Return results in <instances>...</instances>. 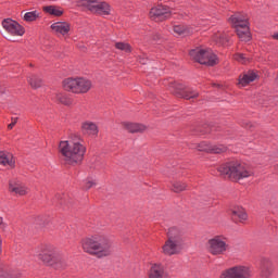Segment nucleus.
Returning <instances> with one entry per match:
<instances>
[{"mask_svg":"<svg viewBox=\"0 0 278 278\" xmlns=\"http://www.w3.org/2000/svg\"><path fill=\"white\" fill-rule=\"evenodd\" d=\"M59 151L66 164H79L86 155V146L79 135H71L67 140L60 142Z\"/></svg>","mask_w":278,"mask_h":278,"instance_id":"f257e3e1","label":"nucleus"},{"mask_svg":"<svg viewBox=\"0 0 278 278\" xmlns=\"http://www.w3.org/2000/svg\"><path fill=\"white\" fill-rule=\"evenodd\" d=\"M80 244L84 253L93 255V257H98L99 260L112 255V240L105 235L87 237L81 240Z\"/></svg>","mask_w":278,"mask_h":278,"instance_id":"f03ea898","label":"nucleus"},{"mask_svg":"<svg viewBox=\"0 0 278 278\" xmlns=\"http://www.w3.org/2000/svg\"><path fill=\"white\" fill-rule=\"evenodd\" d=\"M217 170L222 177H228V179H232V181H240L248 179V177H253V170L238 161L224 163Z\"/></svg>","mask_w":278,"mask_h":278,"instance_id":"7ed1b4c3","label":"nucleus"},{"mask_svg":"<svg viewBox=\"0 0 278 278\" xmlns=\"http://www.w3.org/2000/svg\"><path fill=\"white\" fill-rule=\"evenodd\" d=\"M184 251V238L181 230L177 227H172L167 231V240L161 247V253L168 257L179 255Z\"/></svg>","mask_w":278,"mask_h":278,"instance_id":"20e7f679","label":"nucleus"},{"mask_svg":"<svg viewBox=\"0 0 278 278\" xmlns=\"http://www.w3.org/2000/svg\"><path fill=\"white\" fill-rule=\"evenodd\" d=\"M77 8H81L85 12L99 14V16H110L112 7L105 1L101 0H78L75 2Z\"/></svg>","mask_w":278,"mask_h":278,"instance_id":"39448f33","label":"nucleus"},{"mask_svg":"<svg viewBox=\"0 0 278 278\" xmlns=\"http://www.w3.org/2000/svg\"><path fill=\"white\" fill-rule=\"evenodd\" d=\"M229 23L235 27L237 36L242 42L251 40V30L249 28V17L242 13H236L229 17Z\"/></svg>","mask_w":278,"mask_h":278,"instance_id":"423d86ee","label":"nucleus"},{"mask_svg":"<svg viewBox=\"0 0 278 278\" xmlns=\"http://www.w3.org/2000/svg\"><path fill=\"white\" fill-rule=\"evenodd\" d=\"M63 87L68 92L85 94L92 88V81L86 78H67L63 81Z\"/></svg>","mask_w":278,"mask_h":278,"instance_id":"0eeeda50","label":"nucleus"},{"mask_svg":"<svg viewBox=\"0 0 278 278\" xmlns=\"http://www.w3.org/2000/svg\"><path fill=\"white\" fill-rule=\"evenodd\" d=\"M189 55L199 64H206V66L218 64V58L210 49L195 48L189 52Z\"/></svg>","mask_w":278,"mask_h":278,"instance_id":"6e6552de","label":"nucleus"},{"mask_svg":"<svg viewBox=\"0 0 278 278\" xmlns=\"http://www.w3.org/2000/svg\"><path fill=\"white\" fill-rule=\"evenodd\" d=\"M206 249L211 255H225L229 251V243L224 237L216 236L207 241Z\"/></svg>","mask_w":278,"mask_h":278,"instance_id":"1a4fd4ad","label":"nucleus"},{"mask_svg":"<svg viewBox=\"0 0 278 278\" xmlns=\"http://www.w3.org/2000/svg\"><path fill=\"white\" fill-rule=\"evenodd\" d=\"M170 89L172 92L179 99H187L190 101V99H197V97H199V92L187 88L184 84L180 83H172Z\"/></svg>","mask_w":278,"mask_h":278,"instance_id":"9d476101","label":"nucleus"},{"mask_svg":"<svg viewBox=\"0 0 278 278\" xmlns=\"http://www.w3.org/2000/svg\"><path fill=\"white\" fill-rule=\"evenodd\" d=\"M219 278H251V268L242 265L233 266L222 271Z\"/></svg>","mask_w":278,"mask_h":278,"instance_id":"9b49d317","label":"nucleus"},{"mask_svg":"<svg viewBox=\"0 0 278 278\" xmlns=\"http://www.w3.org/2000/svg\"><path fill=\"white\" fill-rule=\"evenodd\" d=\"M173 11L164 5L159 4L150 10L149 16L151 21H155L156 23H162V21H166V18H170Z\"/></svg>","mask_w":278,"mask_h":278,"instance_id":"f8f14e48","label":"nucleus"},{"mask_svg":"<svg viewBox=\"0 0 278 278\" xmlns=\"http://www.w3.org/2000/svg\"><path fill=\"white\" fill-rule=\"evenodd\" d=\"M2 27L10 34L11 36H23L25 34V28L18 24V22L7 18L2 22Z\"/></svg>","mask_w":278,"mask_h":278,"instance_id":"ddd939ff","label":"nucleus"},{"mask_svg":"<svg viewBox=\"0 0 278 278\" xmlns=\"http://www.w3.org/2000/svg\"><path fill=\"white\" fill-rule=\"evenodd\" d=\"M9 192H13V194H18L20 197H25L27 193V187H25L21 180L13 179L9 182Z\"/></svg>","mask_w":278,"mask_h":278,"instance_id":"4468645a","label":"nucleus"},{"mask_svg":"<svg viewBox=\"0 0 278 278\" xmlns=\"http://www.w3.org/2000/svg\"><path fill=\"white\" fill-rule=\"evenodd\" d=\"M212 41L217 45V47H227L229 42V35L225 31L217 30L213 34Z\"/></svg>","mask_w":278,"mask_h":278,"instance_id":"2eb2a0df","label":"nucleus"},{"mask_svg":"<svg viewBox=\"0 0 278 278\" xmlns=\"http://www.w3.org/2000/svg\"><path fill=\"white\" fill-rule=\"evenodd\" d=\"M51 29L55 34H61V36H68L71 31V24L68 22H55L51 25Z\"/></svg>","mask_w":278,"mask_h":278,"instance_id":"dca6fc26","label":"nucleus"},{"mask_svg":"<svg viewBox=\"0 0 278 278\" xmlns=\"http://www.w3.org/2000/svg\"><path fill=\"white\" fill-rule=\"evenodd\" d=\"M173 31L176 36H190L195 33L197 29H194L193 26L178 24L173 26Z\"/></svg>","mask_w":278,"mask_h":278,"instance_id":"f3484780","label":"nucleus"},{"mask_svg":"<svg viewBox=\"0 0 278 278\" xmlns=\"http://www.w3.org/2000/svg\"><path fill=\"white\" fill-rule=\"evenodd\" d=\"M23 274L18 270L9 269L3 263L0 262V278H21Z\"/></svg>","mask_w":278,"mask_h":278,"instance_id":"a211bd4d","label":"nucleus"},{"mask_svg":"<svg viewBox=\"0 0 278 278\" xmlns=\"http://www.w3.org/2000/svg\"><path fill=\"white\" fill-rule=\"evenodd\" d=\"M148 278H165L164 266L159 263H153L148 271Z\"/></svg>","mask_w":278,"mask_h":278,"instance_id":"6ab92c4d","label":"nucleus"},{"mask_svg":"<svg viewBox=\"0 0 278 278\" xmlns=\"http://www.w3.org/2000/svg\"><path fill=\"white\" fill-rule=\"evenodd\" d=\"M81 131L87 136H99V127L93 122H84L81 124Z\"/></svg>","mask_w":278,"mask_h":278,"instance_id":"aec40b11","label":"nucleus"},{"mask_svg":"<svg viewBox=\"0 0 278 278\" xmlns=\"http://www.w3.org/2000/svg\"><path fill=\"white\" fill-rule=\"evenodd\" d=\"M0 164L1 166H9L10 168H14V155L10 152L0 151Z\"/></svg>","mask_w":278,"mask_h":278,"instance_id":"412c9836","label":"nucleus"},{"mask_svg":"<svg viewBox=\"0 0 278 278\" xmlns=\"http://www.w3.org/2000/svg\"><path fill=\"white\" fill-rule=\"evenodd\" d=\"M231 218L235 223H243V220H247L248 218L247 211L240 206L235 207L231 211Z\"/></svg>","mask_w":278,"mask_h":278,"instance_id":"4be33fe9","label":"nucleus"},{"mask_svg":"<svg viewBox=\"0 0 278 278\" xmlns=\"http://www.w3.org/2000/svg\"><path fill=\"white\" fill-rule=\"evenodd\" d=\"M124 128L129 131V134H142L143 131H147V126L142 124H136V123H124Z\"/></svg>","mask_w":278,"mask_h":278,"instance_id":"5701e85b","label":"nucleus"},{"mask_svg":"<svg viewBox=\"0 0 278 278\" xmlns=\"http://www.w3.org/2000/svg\"><path fill=\"white\" fill-rule=\"evenodd\" d=\"M257 79V75L255 72H248L239 77V86L243 87L249 86L251 81H255Z\"/></svg>","mask_w":278,"mask_h":278,"instance_id":"b1692460","label":"nucleus"},{"mask_svg":"<svg viewBox=\"0 0 278 278\" xmlns=\"http://www.w3.org/2000/svg\"><path fill=\"white\" fill-rule=\"evenodd\" d=\"M66 266H68V262H66V258L60 254H56V256H54L52 268H54L55 270H64Z\"/></svg>","mask_w":278,"mask_h":278,"instance_id":"393cba45","label":"nucleus"},{"mask_svg":"<svg viewBox=\"0 0 278 278\" xmlns=\"http://www.w3.org/2000/svg\"><path fill=\"white\" fill-rule=\"evenodd\" d=\"M38 257L41 260L43 264L53 267V262L55 257H58V254L53 252H43L42 254H39Z\"/></svg>","mask_w":278,"mask_h":278,"instance_id":"a878e982","label":"nucleus"},{"mask_svg":"<svg viewBox=\"0 0 278 278\" xmlns=\"http://www.w3.org/2000/svg\"><path fill=\"white\" fill-rule=\"evenodd\" d=\"M43 12H47V14H51L52 16H62V14H64V10L55 5L43 7Z\"/></svg>","mask_w":278,"mask_h":278,"instance_id":"bb28decb","label":"nucleus"},{"mask_svg":"<svg viewBox=\"0 0 278 278\" xmlns=\"http://www.w3.org/2000/svg\"><path fill=\"white\" fill-rule=\"evenodd\" d=\"M38 18H40V13L38 11L26 12L23 15V20L26 23H34V21H38Z\"/></svg>","mask_w":278,"mask_h":278,"instance_id":"cd10ccee","label":"nucleus"},{"mask_svg":"<svg viewBox=\"0 0 278 278\" xmlns=\"http://www.w3.org/2000/svg\"><path fill=\"white\" fill-rule=\"evenodd\" d=\"M191 149H197L198 151H205L206 153H211L212 144H210L208 142L203 141L199 144H192Z\"/></svg>","mask_w":278,"mask_h":278,"instance_id":"c85d7f7f","label":"nucleus"},{"mask_svg":"<svg viewBox=\"0 0 278 278\" xmlns=\"http://www.w3.org/2000/svg\"><path fill=\"white\" fill-rule=\"evenodd\" d=\"M55 100L59 103H62V105H72L73 104V100L71 98L66 97L65 94H62V93H58L55 96Z\"/></svg>","mask_w":278,"mask_h":278,"instance_id":"c756f323","label":"nucleus"},{"mask_svg":"<svg viewBox=\"0 0 278 278\" xmlns=\"http://www.w3.org/2000/svg\"><path fill=\"white\" fill-rule=\"evenodd\" d=\"M28 81L31 88H40L42 86V80L36 75H31Z\"/></svg>","mask_w":278,"mask_h":278,"instance_id":"7c9ffc66","label":"nucleus"},{"mask_svg":"<svg viewBox=\"0 0 278 278\" xmlns=\"http://www.w3.org/2000/svg\"><path fill=\"white\" fill-rule=\"evenodd\" d=\"M188 188V185L186 182L181 181H175L173 184V191L174 192H184Z\"/></svg>","mask_w":278,"mask_h":278,"instance_id":"2f4dec72","label":"nucleus"},{"mask_svg":"<svg viewBox=\"0 0 278 278\" xmlns=\"http://www.w3.org/2000/svg\"><path fill=\"white\" fill-rule=\"evenodd\" d=\"M115 48H117L119 51H125V53H131V46H129V43L116 42Z\"/></svg>","mask_w":278,"mask_h":278,"instance_id":"473e14b6","label":"nucleus"},{"mask_svg":"<svg viewBox=\"0 0 278 278\" xmlns=\"http://www.w3.org/2000/svg\"><path fill=\"white\" fill-rule=\"evenodd\" d=\"M227 151V147L223 144L211 146V153H225Z\"/></svg>","mask_w":278,"mask_h":278,"instance_id":"72a5a7b5","label":"nucleus"},{"mask_svg":"<svg viewBox=\"0 0 278 278\" xmlns=\"http://www.w3.org/2000/svg\"><path fill=\"white\" fill-rule=\"evenodd\" d=\"M235 60H237V62H240L241 64H247V62H249V58L240 53L235 54Z\"/></svg>","mask_w":278,"mask_h":278,"instance_id":"f704fd0d","label":"nucleus"},{"mask_svg":"<svg viewBox=\"0 0 278 278\" xmlns=\"http://www.w3.org/2000/svg\"><path fill=\"white\" fill-rule=\"evenodd\" d=\"M11 121L12 122L8 125V129H14V126L18 123V117H12Z\"/></svg>","mask_w":278,"mask_h":278,"instance_id":"c9c22d12","label":"nucleus"},{"mask_svg":"<svg viewBox=\"0 0 278 278\" xmlns=\"http://www.w3.org/2000/svg\"><path fill=\"white\" fill-rule=\"evenodd\" d=\"M271 275H273V273H270L269 269H264V270L261 273V277H262V278H270Z\"/></svg>","mask_w":278,"mask_h":278,"instance_id":"e433bc0d","label":"nucleus"},{"mask_svg":"<svg viewBox=\"0 0 278 278\" xmlns=\"http://www.w3.org/2000/svg\"><path fill=\"white\" fill-rule=\"evenodd\" d=\"M92 186H97V182H94L93 180H88L85 185L86 190H90V188H92Z\"/></svg>","mask_w":278,"mask_h":278,"instance_id":"4c0bfd02","label":"nucleus"},{"mask_svg":"<svg viewBox=\"0 0 278 278\" xmlns=\"http://www.w3.org/2000/svg\"><path fill=\"white\" fill-rule=\"evenodd\" d=\"M139 62L140 64H147L148 60H147V55H142V56H139Z\"/></svg>","mask_w":278,"mask_h":278,"instance_id":"58836bf2","label":"nucleus"},{"mask_svg":"<svg viewBox=\"0 0 278 278\" xmlns=\"http://www.w3.org/2000/svg\"><path fill=\"white\" fill-rule=\"evenodd\" d=\"M0 229H5V224L3 223L2 217H0Z\"/></svg>","mask_w":278,"mask_h":278,"instance_id":"ea45409f","label":"nucleus"},{"mask_svg":"<svg viewBox=\"0 0 278 278\" xmlns=\"http://www.w3.org/2000/svg\"><path fill=\"white\" fill-rule=\"evenodd\" d=\"M271 38H274V40H278V33H275Z\"/></svg>","mask_w":278,"mask_h":278,"instance_id":"a19ab883","label":"nucleus"},{"mask_svg":"<svg viewBox=\"0 0 278 278\" xmlns=\"http://www.w3.org/2000/svg\"><path fill=\"white\" fill-rule=\"evenodd\" d=\"M2 244H3V240H2L1 237H0V253H1V247H2Z\"/></svg>","mask_w":278,"mask_h":278,"instance_id":"79ce46f5","label":"nucleus"}]
</instances>
